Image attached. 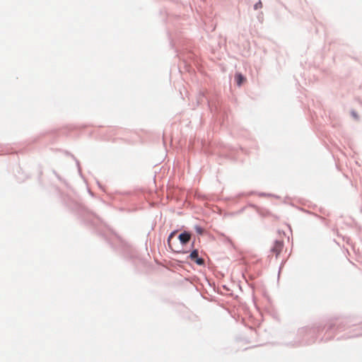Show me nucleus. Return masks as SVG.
I'll return each mask as SVG.
<instances>
[{
	"label": "nucleus",
	"mask_w": 362,
	"mask_h": 362,
	"mask_svg": "<svg viewBox=\"0 0 362 362\" xmlns=\"http://www.w3.org/2000/svg\"><path fill=\"white\" fill-rule=\"evenodd\" d=\"M189 258L199 265H202L204 263V259L198 257V251L197 250H193L190 253Z\"/></svg>",
	"instance_id": "f257e3e1"
},
{
	"label": "nucleus",
	"mask_w": 362,
	"mask_h": 362,
	"mask_svg": "<svg viewBox=\"0 0 362 362\" xmlns=\"http://www.w3.org/2000/svg\"><path fill=\"white\" fill-rule=\"evenodd\" d=\"M284 247V244L281 241H276L272 247V251L275 253L276 256L278 257L281 253Z\"/></svg>",
	"instance_id": "f03ea898"
},
{
	"label": "nucleus",
	"mask_w": 362,
	"mask_h": 362,
	"mask_svg": "<svg viewBox=\"0 0 362 362\" xmlns=\"http://www.w3.org/2000/svg\"><path fill=\"white\" fill-rule=\"evenodd\" d=\"M191 235L189 233L185 232L179 235V240L182 243V244L185 245L190 240Z\"/></svg>",
	"instance_id": "7ed1b4c3"
},
{
	"label": "nucleus",
	"mask_w": 362,
	"mask_h": 362,
	"mask_svg": "<svg viewBox=\"0 0 362 362\" xmlns=\"http://www.w3.org/2000/svg\"><path fill=\"white\" fill-rule=\"evenodd\" d=\"M235 77L238 86H240L242 83L246 80L241 74H236Z\"/></svg>",
	"instance_id": "20e7f679"
},
{
	"label": "nucleus",
	"mask_w": 362,
	"mask_h": 362,
	"mask_svg": "<svg viewBox=\"0 0 362 362\" xmlns=\"http://www.w3.org/2000/svg\"><path fill=\"white\" fill-rule=\"evenodd\" d=\"M195 230H196V232L199 234L203 233V229L200 226H196Z\"/></svg>",
	"instance_id": "39448f33"
},
{
	"label": "nucleus",
	"mask_w": 362,
	"mask_h": 362,
	"mask_svg": "<svg viewBox=\"0 0 362 362\" xmlns=\"http://www.w3.org/2000/svg\"><path fill=\"white\" fill-rule=\"evenodd\" d=\"M262 3L259 1V2H257L255 5V9H258L259 8H262Z\"/></svg>",
	"instance_id": "423d86ee"
},
{
	"label": "nucleus",
	"mask_w": 362,
	"mask_h": 362,
	"mask_svg": "<svg viewBox=\"0 0 362 362\" xmlns=\"http://www.w3.org/2000/svg\"><path fill=\"white\" fill-rule=\"evenodd\" d=\"M175 235V232H173L170 233V235H169L168 237V244L170 245V240L171 238L173 237V235Z\"/></svg>",
	"instance_id": "0eeeda50"
}]
</instances>
